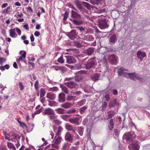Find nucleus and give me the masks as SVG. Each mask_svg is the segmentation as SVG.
<instances>
[{"instance_id": "a19ab883", "label": "nucleus", "mask_w": 150, "mask_h": 150, "mask_svg": "<svg viewBox=\"0 0 150 150\" xmlns=\"http://www.w3.org/2000/svg\"><path fill=\"white\" fill-rule=\"evenodd\" d=\"M66 129L68 130H71L72 129V127L69 125H66Z\"/></svg>"}, {"instance_id": "338daca9", "label": "nucleus", "mask_w": 150, "mask_h": 150, "mask_svg": "<svg viewBox=\"0 0 150 150\" xmlns=\"http://www.w3.org/2000/svg\"><path fill=\"white\" fill-rule=\"evenodd\" d=\"M13 67L15 68H17L18 67L17 64L16 62H14L13 64Z\"/></svg>"}, {"instance_id": "c9c22d12", "label": "nucleus", "mask_w": 150, "mask_h": 150, "mask_svg": "<svg viewBox=\"0 0 150 150\" xmlns=\"http://www.w3.org/2000/svg\"><path fill=\"white\" fill-rule=\"evenodd\" d=\"M70 144H65L63 146V149H66L68 148Z\"/></svg>"}, {"instance_id": "680f3d73", "label": "nucleus", "mask_w": 150, "mask_h": 150, "mask_svg": "<svg viewBox=\"0 0 150 150\" xmlns=\"http://www.w3.org/2000/svg\"><path fill=\"white\" fill-rule=\"evenodd\" d=\"M97 76L95 77V80H99V79H98V77H100V75L98 74H97Z\"/></svg>"}, {"instance_id": "9d476101", "label": "nucleus", "mask_w": 150, "mask_h": 150, "mask_svg": "<svg viewBox=\"0 0 150 150\" xmlns=\"http://www.w3.org/2000/svg\"><path fill=\"white\" fill-rule=\"evenodd\" d=\"M128 147L130 150H139V146L137 144H130Z\"/></svg>"}, {"instance_id": "2eb2a0df", "label": "nucleus", "mask_w": 150, "mask_h": 150, "mask_svg": "<svg viewBox=\"0 0 150 150\" xmlns=\"http://www.w3.org/2000/svg\"><path fill=\"white\" fill-rule=\"evenodd\" d=\"M62 139V138L60 137H55L53 140V143L57 145L61 143Z\"/></svg>"}, {"instance_id": "37998d69", "label": "nucleus", "mask_w": 150, "mask_h": 150, "mask_svg": "<svg viewBox=\"0 0 150 150\" xmlns=\"http://www.w3.org/2000/svg\"><path fill=\"white\" fill-rule=\"evenodd\" d=\"M81 79V76H77L75 77V80L77 81H80Z\"/></svg>"}, {"instance_id": "4be33fe9", "label": "nucleus", "mask_w": 150, "mask_h": 150, "mask_svg": "<svg viewBox=\"0 0 150 150\" xmlns=\"http://www.w3.org/2000/svg\"><path fill=\"white\" fill-rule=\"evenodd\" d=\"M94 51V49L93 48H88L85 51L86 53H87L88 55L91 54Z\"/></svg>"}, {"instance_id": "cd10ccee", "label": "nucleus", "mask_w": 150, "mask_h": 150, "mask_svg": "<svg viewBox=\"0 0 150 150\" xmlns=\"http://www.w3.org/2000/svg\"><path fill=\"white\" fill-rule=\"evenodd\" d=\"M10 9L11 7L9 6H8L6 8H5L4 10L2 12L4 13L8 14L11 12L10 11Z\"/></svg>"}, {"instance_id": "3c124183", "label": "nucleus", "mask_w": 150, "mask_h": 150, "mask_svg": "<svg viewBox=\"0 0 150 150\" xmlns=\"http://www.w3.org/2000/svg\"><path fill=\"white\" fill-rule=\"evenodd\" d=\"M70 19L74 23L76 24H78L79 23L77 21H76V20H72L71 19Z\"/></svg>"}, {"instance_id": "7ed1b4c3", "label": "nucleus", "mask_w": 150, "mask_h": 150, "mask_svg": "<svg viewBox=\"0 0 150 150\" xmlns=\"http://www.w3.org/2000/svg\"><path fill=\"white\" fill-rule=\"evenodd\" d=\"M44 112L45 114L51 115V118L52 119H54L56 118V115L54 111L50 108H48L45 109Z\"/></svg>"}, {"instance_id": "a211bd4d", "label": "nucleus", "mask_w": 150, "mask_h": 150, "mask_svg": "<svg viewBox=\"0 0 150 150\" xmlns=\"http://www.w3.org/2000/svg\"><path fill=\"white\" fill-rule=\"evenodd\" d=\"M65 94L63 93H60L59 95V100L60 102H63L65 101Z\"/></svg>"}, {"instance_id": "6ab92c4d", "label": "nucleus", "mask_w": 150, "mask_h": 150, "mask_svg": "<svg viewBox=\"0 0 150 150\" xmlns=\"http://www.w3.org/2000/svg\"><path fill=\"white\" fill-rule=\"evenodd\" d=\"M82 3L83 4L84 6L88 9L91 10V9H93V8L95 7L91 5L87 2H82Z\"/></svg>"}, {"instance_id": "9b49d317", "label": "nucleus", "mask_w": 150, "mask_h": 150, "mask_svg": "<svg viewBox=\"0 0 150 150\" xmlns=\"http://www.w3.org/2000/svg\"><path fill=\"white\" fill-rule=\"evenodd\" d=\"M65 84L67 87L71 88H76L77 86L76 84L73 81H70Z\"/></svg>"}, {"instance_id": "c85d7f7f", "label": "nucleus", "mask_w": 150, "mask_h": 150, "mask_svg": "<svg viewBox=\"0 0 150 150\" xmlns=\"http://www.w3.org/2000/svg\"><path fill=\"white\" fill-rule=\"evenodd\" d=\"M116 41V37L115 35H113L110 38V41L112 43H114Z\"/></svg>"}, {"instance_id": "423d86ee", "label": "nucleus", "mask_w": 150, "mask_h": 150, "mask_svg": "<svg viewBox=\"0 0 150 150\" xmlns=\"http://www.w3.org/2000/svg\"><path fill=\"white\" fill-rule=\"evenodd\" d=\"M4 135L5 139L6 140H7L9 141H12V138H10L11 137H12L13 138L15 139H19L20 138V137L18 135H15V134L13 135H9L7 134L4 133Z\"/></svg>"}, {"instance_id": "603ef678", "label": "nucleus", "mask_w": 150, "mask_h": 150, "mask_svg": "<svg viewBox=\"0 0 150 150\" xmlns=\"http://www.w3.org/2000/svg\"><path fill=\"white\" fill-rule=\"evenodd\" d=\"M74 96H68L67 98V99L69 100H72L73 99Z\"/></svg>"}, {"instance_id": "dca6fc26", "label": "nucleus", "mask_w": 150, "mask_h": 150, "mask_svg": "<svg viewBox=\"0 0 150 150\" xmlns=\"http://www.w3.org/2000/svg\"><path fill=\"white\" fill-rule=\"evenodd\" d=\"M69 121L72 123L75 124L76 125H78L79 123V119L78 117L71 119L69 120Z\"/></svg>"}, {"instance_id": "864d4df0", "label": "nucleus", "mask_w": 150, "mask_h": 150, "mask_svg": "<svg viewBox=\"0 0 150 150\" xmlns=\"http://www.w3.org/2000/svg\"><path fill=\"white\" fill-rule=\"evenodd\" d=\"M107 104L106 102H104L103 104L102 107L103 108H105L107 106Z\"/></svg>"}, {"instance_id": "09e8293b", "label": "nucleus", "mask_w": 150, "mask_h": 150, "mask_svg": "<svg viewBox=\"0 0 150 150\" xmlns=\"http://www.w3.org/2000/svg\"><path fill=\"white\" fill-rule=\"evenodd\" d=\"M40 33L37 31H35L34 33V35L36 37L39 36L40 35Z\"/></svg>"}, {"instance_id": "0eeeda50", "label": "nucleus", "mask_w": 150, "mask_h": 150, "mask_svg": "<svg viewBox=\"0 0 150 150\" xmlns=\"http://www.w3.org/2000/svg\"><path fill=\"white\" fill-rule=\"evenodd\" d=\"M146 56V54L144 52H142L139 50L137 53V57L141 61H142L143 60V58Z\"/></svg>"}, {"instance_id": "4d7b16f0", "label": "nucleus", "mask_w": 150, "mask_h": 150, "mask_svg": "<svg viewBox=\"0 0 150 150\" xmlns=\"http://www.w3.org/2000/svg\"><path fill=\"white\" fill-rule=\"evenodd\" d=\"M105 98H106V100L107 101H108L110 99L109 95H106L105 96Z\"/></svg>"}, {"instance_id": "58836bf2", "label": "nucleus", "mask_w": 150, "mask_h": 150, "mask_svg": "<svg viewBox=\"0 0 150 150\" xmlns=\"http://www.w3.org/2000/svg\"><path fill=\"white\" fill-rule=\"evenodd\" d=\"M87 108L86 106H84L80 108V112L81 113L83 112L84 110Z\"/></svg>"}, {"instance_id": "5fc2aeb1", "label": "nucleus", "mask_w": 150, "mask_h": 150, "mask_svg": "<svg viewBox=\"0 0 150 150\" xmlns=\"http://www.w3.org/2000/svg\"><path fill=\"white\" fill-rule=\"evenodd\" d=\"M30 39L31 41V42H33L34 41V36L33 35H31L30 36Z\"/></svg>"}, {"instance_id": "774afa93", "label": "nucleus", "mask_w": 150, "mask_h": 150, "mask_svg": "<svg viewBox=\"0 0 150 150\" xmlns=\"http://www.w3.org/2000/svg\"><path fill=\"white\" fill-rule=\"evenodd\" d=\"M113 93L115 95H117V91L116 89L114 90L113 91Z\"/></svg>"}, {"instance_id": "79ce46f5", "label": "nucleus", "mask_w": 150, "mask_h": 150, "mask_svg": "<svg viewBox=\"0 0 150 150\" xmlns=\"http://www.w3.org/2000/svg\"><path fill=\"white\" fill-rule=\"evenodd\" d=\"M19 86L21 90H23L24 89V86L20 82L19 83Z\"/></svg>"}, {"instance_id": "f8f14e48", "label": "nucleus", "mask_w": 150, "mask_h": 150, "mask_svg": "<svg viewBox=\"0 0 150 150\" xmlns=\"http://www.w3.org/2000/svg\"><path fill=\"white\" fill-rule=\"evenodd\" d=\"M117 58L114 55H111L109 57V60L112 63L114 64L116 62L117 60Z\"/></svg>"}, {"instance_id": "20e7f679", "label": "nucleus", "mask_w": 150, "mask_h": 150, "mask_svg": "<svg viewBox=\"0 0 150 150\" xmlns=\"http://www.w3.org/2000/svg\"><path fill=\"white\" fill-rule=\"evenodd\" d=\"M135 135L133 132H127L123 135V138L127 141H131L134 138Z\"/></svg>"}, {"instance_id": "f03ea898", "label": "nucleus", "mask_w": 150, "mask_h": 150, "mask_svg": "<svg viewBox=\"0 0 150 150\" xmlns=\"http://www.w3.org/2000/svg\"><path fill=\"white\" fill-rule=\"evenodd\" d=\"M16 31L18 33L19 35H20L21 34V30L17 28H15L13 29H11L9 30V35L10 36L13 38H16L17 35L16 33Z\"/></svg>"}, {"instance_id": "412c9836", "label": "nucleus", "mask_w": 150, "mask_h": 150, "mask_svg": "<svg viewBox=\"0 0 150 150\" xmlns=\"http://www.w3.org/2000/svg\"><path fill=\"white\" fill-rule=\"evenodd\" d=\"M95 63L94 62H89L87 64L86 66V69H88L90 68L93 67Z\"/></svg>"}, {"instance_id": "4c0bfd02", "label": "nucleus", "mask_w": 150, "mask_h": 150, "mask_svg": "<svg viewBox=\"0 0 150 150\" xmlns=\"http://www.w3.org/2000/svg\"><path fill=\"white\" fill-rule=\"evenodd\" d=\"M6 61V59L4 58H0V64H2Z\"/></svg>"}, {"instance_id": "0e129e2a", "label": "nucleus", "mask_w": 150, "mask_h": 150, "mask_svg": "<svg viewBox=\"0 0 150 150\" xmlns=\"http://www.w3.org/2000/svg\"><path fill=\"white\" fill-rule=\"evenodd\" d=\"M20 123V125L22 126V127L23 128H24L25 127V125L24 123H21V122H19Z\"/></svg>"}, {"instance_id": "e433bc0d", "label": "nucleus", "mask_w": 150, "mask_h": 150, "mask_svg": "<svg viewBox=\"0 0 150 150\" xmlns=\"http://www.w3.org/2000/svg\"><path fill=\"white\" fill-rule=\"evenodd\" d=\"M34 126V125L33 124H30L29 125L28 128H29L30 129V130L31 131L33 129V128Z\"/></svg>"}, {"instance_id": "b1692460", "label": "nucleus", "mask_w": 150, "mask_h": 150, "mask_svg": "<svg viewBox=\"0 0 150 150\" xmlns=\"http://www.w3.org/2000/svg\"><path fill=\"white\" fill-rule=\"evenodd\" d=\"M56 112L59 114H63L64 113V110L61 108H58L55 109Z\"/></svg>"}, {"instance_id": "6e6552de", "label": "nucleus", "mask_w": 150, "mask_h": 150, "mask_svg": "<svg viewBox=\"0 0 150 150\" xmlns=\"http://www.w3.org/2000/svg\"><path fill=\"white\" fill-rule=\"evenodd\" d=\"M65 57L67 59V62L68 64H73L76 62V60L72 56H65Z\"/></svg>"}, {"instance_id": "f257e3e1", "label": "nucleus", "mask_w": 150, "mask_h": 150, "mask_svg": "<svg viewBox=\"0 0 150 150\" xmlns=\"http://www.w3.org/2000/svg\"><path fill=\"white\" fill-rule=\"evenodd\" d=\"M118 73L120 75L128 78H129V77H130L131 78H133L132 76L133 75H134L133 74L129 73L127 70L123 67L120 68L119 70L118 71Z\"/></svg>"}, {"instance_id": "ddd939ff", "label": "nucleus", "mask_w": 150, "mask_h": 150, "mask_svg": "<svg viewBox=\"0 0 150 150\" xmlns=\"http://www.w3.org/2000/svg\"><path fill=\"white\" fill-rule=\"evenodd\" d=\"M90 2L91 4L93 5L101 4L104 2L103 0H91Z\"/></svg>"}, {"instance_id": "052dcab7", "label": "nucleus", "mask_w": 150, "mask_h": 150, "mask_svg": "<svg viewBox=\"0 0 150 150\" xmlns=\"http://www.w3.org/2000/svg\"><path fill=\"white\" fill-rule=\"evenodd\" d=\"M62 117L64 120H66L67 119V116L65 115H62L61 116Z\"/></svg>"}, {"instance_id": "393cba45", "label": "nucleus", "mask_w": 150, "mask_h": 150, "mask_svg": "<svg viewBox=\"0 0 150 150\" xmlns=\"http://www.w3.org/2000/svg\"><path fill=\"white\" fill-rule=\"evenodd\" d=\"M71 104L69 103H66L61 105V106L63 108H68L70 107Z\"/></svg>"}, {"instance_id": "f3484780", "label": "nucleus", "mask_w": 150, "mask_h": 150, "mask_svg": "<svg viewBox=\"0 0 150 150\" xmlns=\"http://www.w3.org/2000/svg\"><path fill=\"white\" fill-rule=\"evenodd\" d=\"M130 74H133L134 75L132 76V77L133 78H132L130 77H129V78H130V79H133V80H141V78L138 74H137L136 73H131Z\"/></svg>"}, {"instance_id": "1a4fd4ad", "label": "nucleus", "mask_w": 150, "mask_h": 150, "mask_svg": "<svg viewBox=\"0 0 150 150\" xmlns=\"http://www.w3.org/2000/svg\"><path fill=\"white\" fill-rule=\"evenodd\" d=\"M20 54L21 55V56L19 58L16 59V61L17 62H18L19 61L22 60L23 58L25 59L26 53L25 51H21L20 52Z\"/></svg>"}, {"instance_id": "c03bdc74", "label": "nucleus", "mask_w": 150, "mask_h": 150, "mask_svg": "<svg viewBox=\"0 0 150 150\" xmlns=\"http://www.w3.org/2000/svg\"><path fill=\"white\" fill-rule=\"evenodd\" d=\"M68 16V14L67 12L65 13L64 15V18H63V20L64 21H66L67 20Z\"/></svg>"}, {"instance_id": "49530a36", "label": "nucleus", "mask_w": 150, "mask_h": 150, "mask_svg": "<svg viewBox=\"0 0 150 150\" xmlns=\"http://www.w3.org/2000/svg\"><path fill=\"white\" fill-rule=\"evenodd\" d=\"M106 11V9L105 8H103L100 9L98 11L99 13H104Z\"/></svg>"}, {"instance_id": "8fccbe9b", "label": "nucleus", "mask_w": 150, "mask_h": 150, "mask_svg": "<svg viewBox=\"0 0 150 150\" xmlns=\"http://www.w3.org/2000/svg\"><path fill=\"white\" fill-rule=\"evenodd\" d=\"M23 27L27 30H29V28L28 25V24H25L23 25Z\"/></svg>"}, {"instance_id": "2f4dec72", "label": "nucleus", "mask_w": 150, "mask_h": 150, "mask_svg": "<svg viewBox=\"0 0 150 150\" xmlns=\"http://www.w3.org/2000/svg\"><path fill=\"white\" fill-rule=\"evenodd\" d=\"M58 62L61 63H63L64 62V60L63 59V56L60 57L58 59Z\"/></svg>"}, {"instance_id": "13d9d810", "label": "nucleus", "mask_w": 150, "mask_h": 150, "mask_svg": "<svg viewBox=\"0 0 150 150\" xmlns=\"http://www.w3.org/2000/svg\"><path fill=\"white\" fill-rule=\"evenodd\" d=\"M41 28V26H40V25L39 24H37L36 26V27H35V28L37 29V30H39L40 29V28Z\"/></svg>"}, {"instance_id": "6e6d98bb", "label": "nucleus", "mask_w": 150, "mask_h": 150, "mask_svg": "<svg viewBox=\"0 0 150 150\" xmlns=\"http://www.w3.org/2000/svg\"><path fill=\"white\" fill-rule=\"evenodd\" d=\"M8 4L6 3H4L2 5V6H1V7L2 8H5V7H6V6H8Z\"/></svg>"}, {"instance_id": "de8ad7c7", "label": "nucleus", "mask_w": 150, "mask_h": 150, "mask_svg": "<svg viewBox=\"0 0 150 150\" xmlns=\"http://www.w3.org/2000/svg\"><path fill=\"white\" fill-rule=\"evenodd\" d=\"M76 5H77V6L78 8L79 9H80L81 8V6L79 2H77L76 3Z\"/></svg>"}, {"instance_id": "bb28decb", "label": "nucleus", "mask_w": 150, "mask_h": 150, "mask_svg": "<svg viewBox=\"0 0 150 150\" xmlns=\"http://www.w3.org/2000/svg\"><path fill=\"white\" fill-rule=\"evenodd\" d=\"M7 146L8 148L12 149L13 150H16V147L14 146L13 144L11 143H8Z\"/></svg>"}, {"instance_id": "4468645a", "label": "nucleus", "mask_w": 150, "mask_h": 150, "mask_svg": "<svg viewBox=\"0 0 150 150\" xmlns=\"http://www.w3.org/2000/svg\"><path fill=\"white\" fill-rule=\"evenodd\" d=\"M71 14L72 17L74 18L77 19H80V16L76 12L72 10Z\"/></svg>"}, {"instance_id": "39448f33", "label": "nucleus", "mask_w": 150, "mask_h": 150, "mask_svg": "<svg viewBox=\"0 0 150 150\" xmlns=\"http://www.w3.org/2000/svg\"><path fill=\"white\" fill-rule=\"evenodd\" d=\"M99 27L101 29H105L108 27L106 20L104 18L99 20Z\"/></svg>"}, {"instance_id": "72a5a7b5", "label": "nucleus", "mask_w": 150, "mask_h": 150, "mask_svg": "<svg viewBox=\"0 0 150 150\" xmlns=\"http://www.w3.org/2000/svg\"><path fill=\"white\" fill-rule=\"evenodd\" d=\"M62 90L65 93H67L68 91L67 90V88L65 86H61Z\"/></svg>"}, {"instance_id": "aec40b11", "label": "nucleus", "mask_w": 150, "mask_h": 150, "mask_svg": "<svg viewBox=\"0 0 150 150\" xmlns=\"http://www.w3.org/2000/svg\"><path fill=\"white\" fill-rule=\"evenodd\" d=\"M47 97L51 100H53L55 98V95L52 93H49L47 94Z\"/></svg>"}, {"instance_id": "7c9ffc66", "label": "nucleus", "mask_w": 150, "mask_h": 150, "mask_svg": "<svg viewBox=\"0 0 150 150\" xmlns=\"http://www.w3.org/2000/svg\"><path fill=\"white\" fill-rule=\"evenodd\" d=\"M78 131L79 134L81 136H82L83 135V129L82 128L79 127L78 129Z\"/></svg>"}, {"instance_id": "ea45409f", "label": "nucleus", "mask_w": 150, "mask_h": 150, "mask_svg": "<svg viewBox=\"0 0 150 150\" xmlns=\"http://www.w3.org/2000/svg\"><path fill=\"white\" fill-rule=\"evenodd\" d=\"M56 119V118L55 119V120L53 121V122L56 124L59 125L61 124V122L55 119Z\"/></svg>"}, {"instance_id": "f704fd0d", "label": "nucleus", "mask_w": 150, "mask_h": 150, "mask_svg": "<svg viewBox=\"0 0 150 150\" xmlns=\"http://www.w3.org/2000/svg\"><path fill=\"white\" fill-rule=\"evenodd\" d=\"M14 16L17 18H18V17L21 18L23 17V14L22 13H18V14H16Z\"/></svg>"}, {"instance_id": "a878e982", "label": "nucleus", "mask_w": 150, "mask_h": 150, "mask_svg": "<svg viewBox=\"0 0 150 150\" xmlns=\"http://www.w3.org/2000/svg\"><path fill=\"white\" fill-rule=\"evenodd\" d=\"M109 129L110 130H111L114 127V125L113 124V120L112 119H111L109 122Z\"/></svg>"}, {"instance_id": "bf43d9fd", "label": "nucleus", "mask_w": 150, "mask_h": 150, "mask_svg": "<svg viewBox=\"0 0 150 150\" xmlns=\"http://www.w3.org/2000/svg\"><path fill=\"white\" fill-rule=\"evenodd\" d=\"M38 81H36L35 83V85H34L35 87L36 88H38Z\"/></svg>"}, {"instance_id": "e2e57ef3", "label": "nucleus", "mask_w": 150, "mask_h": 150, "mask_svg": "<svg viewBox=\"0 0 150 150\" xmlns=\"http://www.w3.org/2000/svg\"><path fill=\"white\" fill-rule=\"evenodd\" d=\"M113 102L114 104V105H116L118 104V103L117 101V100L116 99H115L114 100Z\"/></svg>"}, {"instance_id": "5701e85b", "label": "nucleus", "mask_w": 150, "mask_h": 150, "mask_svg": "<svg viewBox=\"0 0 150 150\" xmlns=\"http://www.w3.org/2000/svg\"><path fill=\"white\" fill-rule=\"evenodd\" d=\"M65 139L69 141H70L72 140V137L70 134L67 133L65 137Z\"/></svg>"}, {"instance_id": "473e14b6", "label": "nucleus", "mask_w": 150, "mask_h": 150, "mask_svg": "<svg viewBox=\"0 0 150 150\" xmlns=\"http://www.w3.org/2000/svg\"><path fill=\"white\" fill-rule=\"evenodd\" d=\"M76 31L75 30H73L71 31V33H70V34L69 35V38L71 39L72 40H73L72 38L74 37V36L72 35L71 33H74V34L76 33Z\"/></svg>"}, {"instance_id": "69168bd1", "label": "nucleus", "mask_w": 150, "mask_h": 150, "mask_svg": "<svg viewBox=\"0 0 150 150\" xmlns=\"http://www.w3.org/2000/svg\"><path fill=\"white\" fill-rule=\"evenodd\" d=\"M62 129L60 127H59L58 131H57L58 133H59L61 132V131H62Z\"/></svg>"}, {"instance_id": "c756f323", "label": "nucleus", "mask_w": 150, "mask_h": 150, "mask_svg": "<svg viewBox=\"0 0 150 150\" xmlns=\"http://www.w3.org/2000/svg\"><path fill=\"white\" fill-rule=\"evenodd\" d=\"M40 97H43L45 95V92L44 89L43 88L41 89L40 91Z\"/></svg>"}, {"instance_id": "a18cd8bd", "label": "nucleus", "mask_w": 150, "mask_h": 150, "mask_svg": "<svg viewBox=\"0 0 150 150\" xmlns=\"http://www.w3.org/2000/svg\"><path fill=\"white\" fill-rule=\"evenodd\" d=\"M42 109H38V110H36L35 112V114H37L40 113L41 112H42Z\"/></svg>"}]
</instances>
